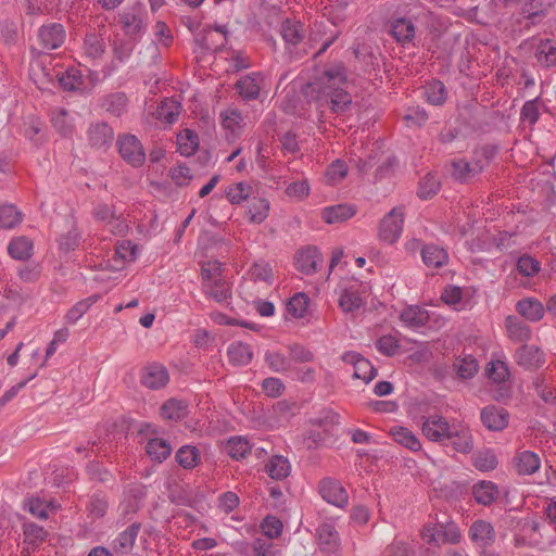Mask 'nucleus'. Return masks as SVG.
Returning <instances> with one entry per match:
<instances>
[{"mask_svg": "<svg viewBox=\"0 0 556 556\" xmlns=\"http://www.w3.org/2000/svg\"><path fill=\"white\" fill-rule=\"evenodd\" d=\"M346 84L345 67L336 64L327 68L311 87L317 93L316 101L320 106L328 104L333 113L342 114L352 105V97L345 89Z\"/></svg>", "mask_w": 556, "mask_h": 556, "instance_id": "1", "label": "nucleus"}, {"mask_svg": "<svg viewBox=\"0 0 556 556\" xmlns=\"http://www.w3.org/2000/svg\"><path fill=\"white\" fill-rule=\"evenodd\" d=\"M405 219L404 206L393 207L380 220L378 238L387 244H394L402 236Z\"/></svg>", "mask_w": 556, "mask_h": 556, "instance_id": "2", "label": "nucleus"}, {"mask_svg": "<svg viewBox=\"0 0 556 556\" xmlns=\"http://www.w3.org/2000/svg\"><path fill=\"white\" fill-rule=\"evenodd\" d=\"M422 540L428 544H457L462 534L454 522L435 523L426 526L421 532Z\"/></svg>", "mask_w": 556, "mask_h": 556, "instance_id": "3", "label": "nucleus"}, {"mask_svg": "<svg viewBox=\"0 0 556 556\" xmlns=\"http://www.w3.org/2000/svg\"><path fill=\"white\" fill-rule=\"evenodd\" d=\"M454 420L450 422L445 417L439 414L421 417V433L429 441L443 443L451 434Z\"/></svg>", "mask_w": 556, "mask_h": 556, "instance_id": "4", "label": "nucleus"}, {"mask_svg": "<svg viewBox=\"0 0 556 556\" xmlns=\"http://www.w3.org/2000/svg\"><path fill=\"white\" fill-rule=\"evenodd\" d=\"M93 217L114 236H124L128 231L127 222L121 215H116L114 208L106 203L94 206Z\"/></svg>", "mask_w": 556, "mask_h": 556, "instance_id": "5", "label": "nucleus"}, {"mask_svg": "<svg viewBox=\"0 0 556 556\" xmlns=\"http://www.w3.org/2000/svg\"><path fill=\"white\" fill-rule=\"evenodd\" d=\"M118 23L126 35L141 37L147 29V14L141 5H134L118 14Z\"/></svg>", "mask_w": 556, "mask_h": 556, "instance_id": "6", "label": "nucleus"}, {"mask_svg": "<svg viewBox=\"0 0 556 556\" xmlns=\"http://www.w3.org/2000/svg\"><path fill=\"white\" fill-rule=\"evenodd\" d=\"M121 156L130 165L141 166L146 160V153L141 142L134 135H123L117 140Z\"/></svg>", "mask_w": 556, "mask_h": 556, "instance_id": "7", "label": "nucleus"}, {"mask_svg": "<svg viewBox=\"0 0 556 556\" xmlns=\"http://www.w3.org/2000/svg\"><path fill=\"white\" fill-rule=\"evenodd\" d=\"M38 42L43 50H55L60 48L66 38V33L62 24L50 23L42 25L38 29Z\"/></svg>", "mask_w": 556, "mask_h": 556, "instance_id": "8", "label": "nucleus"}, {"mask_svg": "<svg viewBox=\"0 0 556 556\" xmlns=\"http://www.w3.org/2000/svg\"><path fill=\"white\" fill-rule=\"evenodd\" d=\"M319 494L329 504L343 508L349 503V495L342 484L333 479H323L318 486Z\"/></svg>", "mask_w": 556, "mask_h": 556, "instance_id": "9", "label": "nucleus"}, {"mask_svg": "<svg viewBox=\"0 0 556 556\" xmlns=\"http://www.w3.org/2000/svg\"><path fill=\"white\" fill-rule=\"evenodd\" d=\"M317 541L321 553L326 555H339L341 551V540L333 525H320L317 528Z\"/></svg>", "mask_w": 556, "mask_h": 556, "instance_id": "10", "label": "nucleus"}, {"mask_svg": "<svg viewBox=\"0 0 556 556\" xmlns=\"http://www.w3.org/2000/svg\"><path fill=\"white\" fill-rule=\"evenodd\" d=\"M342 361L354 367L353 377L364 382H370L377 376V369L371 363L356 352H346L342 355Z\"/></svg>", "mask_w": 556, "mask_h": 556, "instance_id": "11", "label": "nucleus"}, {"mask_svg": "<svg viewBox=\"0 0 556 556\" xmlns=\"http://www.w3.org/2000/svg\"><path fill=\"white\" fill-rule=\"evenodd\" d=\"M265 84V77L262 73H251L242 76L236 83V89L239 96L244 100H255Z\"/></svg>", "mask_w": 556, "mask_h": 556, "instance_id": "12", "label": "nucleus"}, {"mask_svg": "<svg viewBox=\"0 0 556 556\" xmlns=\"http://www.w3.org/2000/svg\"><path fill=\"white\" fill-rule=\"evenodd\" d=\"M140 380L144 387L156 390L167 384L169 375L165 366L154 363L142 369Z\"/></svg>", "mask_w": 556, "mask_h": 556, "instance_id": "13", "label": "nucleus"}, {"mask_svg": "<svg viewBox=\"0 0 556 556\" xmlns=\"http://www.w3.org/2000/svg\"><path fill=\"white\" fill-rule=\"evenodd\" d=\"M294 263L301 273L312 275L321 265L323 256L317 248L308 247L295 254Z\"/></svg>", "mask_w": 556, "mask_h": 556, "instance_id": "14", "label": "nucleus"}, {"mask_svg": "<svg viewBox=\"0 0 556 556\" xmlns=\"http://www.w3.org/2000/svg\"><path fill=\"white\" fill-rule=\"evenodd\" d=\"M446 441H450L454 450L459 453H469L473 448V440L469 428L456 420H454L451 434H448Z\"/></svg>", "mask_w": 556, "mask_h": 556, "instance_id": "15", "label": "nucleus"}, {"mask_svg": "<svg viewBox=\"0 0 556 556\" xmlns=\"http://www.w3.org/2000/svg\"><path fill=\"white\" fill-rule=\"evenodd\" d=\"M508 419L507 410L494 405L486 406L481 412L482 424L492 431H501L506 428Z\"/></svg>", "mask_w": 556, "mask_h": 556, "instance_id": "16", "label": "nucleus"}, {"mask_svg": "<svg viewBox=\"0 0 556 556\" xmlns=\"http://www.w3.org/2000/svg\"><path fill=\"white\" fill-rule=\"evenodd\" d=\"M106 50V42L102 35L89 33L85 36L83 42V58L85 60L97 62L102 59Z\"/></svg>", "mask_w": 556, "mask_h": 556, "instance_id": "17", "label": "nucleus"}, {"mask_svg": "<svg viewBox=\"0 0 556 556\" xmlns=\"http://www.w3.org/2000/svg\"><path fill=\"white\" fill-rule=\"evenodd\" d=\"M517 364L525 369H536L544 363L542 351L534 345H521L515 354Z\"/></svg>", "mask_w": 556, "mask_h": 556, "instance_id": "18", "label": "nucleus"}, {"mask_svg": "<svg viewBox=\"0 0 556 556\" xmlns=\"http://www.w3.org/2000/svg\"><path fill=\"white\" fill-rule=\"evenodd\" d=\"M469 536L477 546L485 548L494 543L495 530L490 522L477 520L469 529Z\"/></svg>", "mask_w": 556, "mask_h": 556, "instance_id": "19", "label": "nucleus"}, {"mask_svg": "<svg viewBox=\"0 0 556 556\" xmlns=\"http://www.w3.org/2000/svg\"><path fill=\"white\" fill-rule=\"evenodd\" d=\"M204 295L220 304H228L232 296L231 285L224 278L211 282H202Z\"/></svg>", "mask_w": 556, "mask_h": 556, "instance_id": "20", "label": "nucleus"}, {"mask_svg": "<svg viewBox=\"0 0 556 556\" xmlns=\"http://www.w3.org/2000/svg\"><path fill=\"white\" fill-rule=\"evenodd\" d=\"M87 136L91 147L102 149L112 144L114 131L106 123H96L89 127Z\"/></svg>", "mask_w": 556, "mask_h": 556, "instance_id": "21", "label": "nucleus"}, {"mask_svg": "<svg viewBox=\"0 0 556 556\" xmlns=\"http://www.w3.org/2000/svg\"><path fill=\"white\" fill-rule=\"evenodd\" d=\"M244 277L253 281V285H262L265 289L274 282L273 268L265 261L255 262Z\"/></svg>", "mask_w": 556, "mask_h": 556, "instance_id": "22", "label": "nucleus"}, {"mask_svg": "<svg viewBox=\"0 0 556 556\" xmlns=\"http://www.w3.org/2000/svg\"><path fill=\"white\" fill-rule=\"evenodd\" d=\"M195 41L205 50L216 51L227 42V35L222 27H210L198 35Z\"/></svg>", "mask_w": 556, "mask_h": 556, "instance_id": "23", "label": "nucleus"}, {"mask_svg": "<svg viewBox=\"0 0 556 556\" xmlns=\"http://www.w3.org/2000/svg\"><path fill=\"white\" fill-rule=\"evenodd\" d=\"M516 311L527 320L536 323L543 318L545 307L535 298H525L517 302Z\"/></svg>", "mask_w": 556, "mask_h": 556, "instance_id": "24", "label": "nucleus"}, {"mask_svg": "<svg viewBox=\"0 0 556 556\" xmlns=\"http://www.w3.org/2000/svg\"><path fill=\"white\" fill-rule=\"evenodd\" d=\"M356 214V207L351 204L327 206L321 211V218L327 224L343 223Z\"/></svg>", "mask_w": 556, "mask_h": 556, "instance_id": "25", "label": "nucleus"}, {"mask_svg": "<svg viewBox=\"0 0 556 556\" xmlns=\"http://www.w3.org/2000/svg\"><path fill=\"white\" fill-rule=\"evenodd\" d=\"M365 304L361 291L356 287L345 288L341 291L338 305L343 313H353Z\"/></svg>", "mask_w": 556, "mask_h": 556, "instance_id": "26", "label": "nucleus"}, {"mask_svg": "<svg viewBox=\"0 0 556 556\" xmlns=\"http://www.w3.org/2000/svg\"><path fill=\"white\" fill-rule=\"evenodd\" d=\"M421 257L424 264L430 268H440L448 263L445 249L432 243L421 248Z\"/></svg>", "mask_w": 556, "mask_h": 556, "instance_id": "27", "label": "nucleus"}, {"mask_svg": "<svg viewBox=\"0 0 556 556\" xmlns=\"http://www.w3.org/2000/svg\"><path fill=\"white\" fill-rule=\"evenodd\" d=\"M515 467L519 475H533L541 467V458L532 451H521L515 456Z\"/></svg>", "mask_w": 556, "mask_h": 556, "instance_id": "28", "label": "nucleus"}, {"mask_svg": "<svg viewBox=\"0 0 556 556\" xmlns=\"http://www.w3.org/2000/svg\"><path fill=\"white\" fill-rule=\"evenodd\" d=\"M484 164L480 161L467 162L457 160L452 163V175L460 181H466L483 170Z\"/></svg>", "mask_w": 556, "mask_h": 556, "instance_id": "29", "label": "nucleus"}, {"mask_svg": "<svg viewBox=\"0 0 556 556\" xmlns=\"http://www.w3.org/2000/svg\"><path fill=\"white\" fill-rule=\"evenodd\" d=\"M389 433L395 442L413 452H418L422 447L420 440L406 427L394 426L390 428Z\"/></svg>", "mask_w": 556, "mask_h": 556, "instance_id": "30", "label": "nucleus"}, {"mask_svg": "<svg viewBox=\"0 0 556 556\" xmlns=\"http://www.w3.org/2000/svg\"><path fill=\"white\" fill-rule=\"evenodd\" d=\"M33 240L26 236H18L11 239L8 252L14 260L26 261L33 255Z\"/></svg>", "mask_w": 556, "mask_h": 556, "instance_id": "31", "label": "nucleus"}, {"mask_svg": "<svg viewBox=\"0 0 556 556\" xmlns=\"http://www.w3.org/2000/svg\"><path fill=\"white\" fill-rule=\"evenodd\" d=\"M229 362L235 366H247L253 358L252 348L243 342L236 341L227 349Z\"/></svg>", "mask_w": 556, "mask_h": 556, "instance_id": "32", "label": "nucleus"}, {"mask_svg": "<svg viewBox=\"0 0 556 556\" xmlns=\"http://www.w3.org/2000/svg\"><path fill=\"white\" fill-rule=\"evenodd\" d=\"M189 413L188 404L178 399H169L161 406L160 414L165 420L178 421Z\"/></svg>", "mask_w": 556, "mask_h": 556, "instance_id": "33", "label": "nucleus"}, {"mask_svg": "<svg viewBox=\"0 0 556 556\" xmlns=\"http://www.w3.org/2000/svg\"><path fill=\"white\" fill-rule=\"evenodd\" d=\"M497 485L492 481H480L472 486V495L477 503L488 506L498 496Z\"/></svg>", "mask_w": 556, "mask_h": 556, "instance_id": "34", "label": "nucleus"}, {"mask_svg": "<svg viewBox=\"0 0 556 556\" xmlns=\"http://www.w3.org/2000/svg\"><path fill=\"white\" fill-rule=\"evenodd\" d=\"M140 531V523L134 522L126 530L121 532L113 542V548L117 553H128L132 549L135 541Z\"/></svg>", "mask_w": 556, "mask_h": 556, "instance_id": "35", "label": "nucleus"}, {"mask_svg": "<svg viewBox=\"0 0 556 556\" xmlns=\"http://www.w3.org/2000/svg\"><path fill=\"white\" fill-rule=\"evenodd\" d=\"M181 112V104L173 98H166L156 108V118L166 124H173L177 121Z\"/></svg>", "mask_w": 556, "mask_h": 556, "instance_id": "36", "label": "nucleus"}, {"mask_svg": "<svg viewBox=\"0 0 556 556\" xmlns=\"http://www.w3.org/2000/svg\"><path fill=\"white\" fill-rule=\"evenodd\" d=\"M400 318L406 327L417 329L428 323L429 315L419 306H408L402 311Z\"/></svg>", "mask_w": 556, "mask_h": 556, "instance_id": "37", "label": "nucleus"}, {"mask_svg": "<svg viewBox=\"0 0 556 556\" xmlns=\"http://www.w3.org/2000/svg\"><path fill=\"white\" fill-rule=\"evenodd\" d=\"M222 126L232 135L239 134L243 126L244 119L241 112L233 106H229L219 114Z\"/></svg>", "mask_w": 556, "mask_h": 556, "instance_id": "38", "label": "nucleus"}, {"mask_svg": "<svg viewBox=\"0 0 556 556\" xmlns=\"http://www.w3.org/2000/svg\"><path fill=\"white\" fill-rule=\"evenodd\" d=\"M265 470L271 479L282 480L290 475L291 465L287 457L275 455L266 464Z\"/></svg>", "mask_w": 556, "mask_h": 556, "instance_id": "39", "label": "nucleus"}, {"mask_svg": "<svg viewBox=\"0 0 556 556\" xmlns=\"http://www.w3.org/2000/svg\"><path fill=\"white\" fill-rule=\"evenodd\" d=\"M175 458L184 469H193L201 462V453L193 445H182L176 452Z\"/></svg>", "mask_w": 556, "mask_h": 556, "instance_id": "40", "label": "nucleus"}, {"mask_svg": "<svg viewBox=\"0 0 556 556\" xmlns=\"http://www.w3.org/2000/svg\"><path fill=\"white\" fill-rule=\"evenodd\" d=\"M506 330L511 340L516 342H525L531 338V329L517 317L508 316L505 320Z\"/></svg>", "mask_w": 556, "mask_h": 556, "instance_id": "41", "label": "nucleus"}, {"mask_svg": "<svg viewBox=\"0 0 556 556\" xmlns=\"http://www.w3.org/2000/svg\"><path fill=\"white\" fill-rule=\"evenodd\" d=\"M304 26L298 21L286 20L280 34L287 45L296 46L304 38Z\"/></svg>", "mask_w": 556, "mask_h": 556, "instance_id": "42", "label": "nucleus"}, {"mask_svg": "<svg viewBox=\"0 0 556 556\" xmlns=\"http://www.w3.org/2000/svg\"><path fill=\"white\" fill-rule=\"evenodd\" d=\"M173 448L168 441L160 438H154L148 441L146 452L151 459L162 463L172 453Z\"/></svg>", "mask_w": 556, "mask_h": 556, "instance_id": "43", "label": "nucleus"}, {"mask_svg": "<svg viewBox=\"0 0 556 556\" xmlns=\"http://www.w3.org/2000/svg\"><path fill=\"white\" fill-rule=\"evenodd\" d=\"M24 509L36 518L47 519L49 517L48 510L58 509V505L54 502H46L37 496H31L24 502Z\"/></svg>", "mask_w": 556, "mask_h": 556, "instance_id": "44", "label": "nucleus"}, {"mask_svg": "<svg viewBox=\"0 0 556 556\" xmlns=\"http://www.w3.org/2000/svg\"><path fill=\"white\" fill-rule=\"evenodd\" d=\"M535 59L544 66H555L556 42L551 39L541 40L535 50Z\"/></svg>", "mask_w": 556, "mask_h": 556, "instance_id": "45", "label": "nucleus"}, {"mask_svg": "<svg viewBox=\"0 0 556 556\" xmlns=\"http://www.w3.org/2000/svg\"><path fill=\"white\" fill-rule=\"evenodd\" d=\"M98 300V295H91L75 303L64 317L66 324L75 325Z\"/></svg>", "mask_w": 556, "mask_h": 556, "instance_id": "46", "label": "nucleus"}, {"mask_svg": "<svg viewBox=\"0 0 556 556\" xmlns=\"http://www.w3.org/2000/svg\"><path fill=\"white\" fill-rule=\"evenodd\" d=\"M199 147L198 135L190 130L185 129L177 136V150L184 156L192 155Z\"/></svg>", "mask_w": 556, "mask_h": 556, "instance_id": "47", "label": "nucleus"}, {"mask_svg": "<svg viewBox=\"0 0 556 556\" xmlns=\"http://www.w3.org/2000/svg\"><path fill=\"white\" fill-rule=\"evenodd\" d=\"M308 304L309 298L305 293H296L287 303L288 316L294 319L303 318L307 313Z\"/></svg>", "mask_w": 556, "mask_h": 556, "instance_id": "48", "label": "nucleus"}, {"mask_svg": "<svg viewBox=\"0 0 556 556\" xmlns=\"http://www.w3.org/2000/svg\"><path fill=\"white\" fill-rule=\"evenodd\" d=\"M391 34L397 42H408L415 36V27L409 20L397 18L392 23Z\"/></svg>", "mask_w": 556, "mask_h": 556, "instance_id": "49", "label": "nucleus"}, {"mask_svg": "<svg viewBox=\"0 0 556 556\" xmlns=\"http://www.w3.org/2000/svg\"><path fill=\"white\" fill-rule=\"evenodd\" d=\"M253 194V187L250 184L240 181L230 185L226 189V197L232 204H241Z\"/></svg>", "mask_w": 556, "mask_h": 556, "instance_id": "50", "label": "nucleus"}, {"mask_svg": "<svg viewBox=\"0 0 556 556\" xmlns=\"http://www.w3.org/2000/svg\"><path fill=\"white\" fill-rule=\"evenodd\" d=\"M22 222V213L13 204L0 205V228L13 229Z\"/></svg>", "mask_w": 556, "mask_h": 556, "instance_id": "51", "label": "nucleus"}, {"mask_svg": "<svg viewBox=\"0 0 556 556\" xmlns=\"http://www.w3.org/2000/svg\"><path fill=\"white\" fill-rule=\"evenodd\" d=\"M264 362L274 372H286L291 368V361L278 351H267L264 355Z\"/></svg>", "mask_w": 556, "mask_h": 556, "instance_id": "52", "label": "nucleus"}, {"mask_svg": "<svg viewBox=\"0 0 556 556\" xmlns=\"http://www.w3.org/2000/svg\"><path fill=\"white\" fill-rule=\"evenodd\" d=\"M479 365L477 359L471 355L458 357L454 363V369L459 378L470 379L478 371Z\"/></svg>", "mask_w": 556, "mask_h": 556, "instance_id": "53", "label": "nucleus"}, {"mask_svg": "<svg viewBox=\"0 0 556 556\" xmlns=\"http://www.w3.org/2000/svg\"><path fill=\"white\" fill-rule=\"evenodd\" d=\"M226 448L231 458L240 459L251 453L253 446L245 438L233 437L228 440Z\"/></svg>", "mask_w": 556, "mask_h": 556, "instance_id": "54", "label": "nucleus"}, {"mask_svg": "<svg viewBox=\"0 0 556 556\" xmlns=\"http://www.w3.org/2000/svg\"><path fill=\"white\" fill-rule=\"evenodd\" d=\"M424 94L429 103L441 105L445 102L447 92L443 83L432 80L426 85Z\"/></svg>", "mask_w": 556, "mask_h": 556, "instance_id": "55", "label": "nucleus"}, {"mask_svg": "<svg viewBox=\"0 0 556 556\" xmlns=\"http://www.w3.org/2000/svg\"><path fill=\"white\" fill-rule=\"evenodd\" d=\"M269 213V202L264 198H253L249 205L250 220L254 224L263 223Z\"/></svg>", "mask_w": 556, "mask_h": 556, "instance_id": "56", "label": "nucleus"}, {"mask_svg": "<svg viewBox=\"0 0 556 556\" xmlns=\"http://www.w3.org/2000/svg\"><path fill=\"white\" fill-rule=\"evenodd\" d=\"M348 175V165L342 160H336L333 161L328 167L325 173V178L327 184L329 185H337L341 182Z\"/></svg>", "mask_w": 556, "mask_h": 556, "instance_id": "57", "label": "nucleus"}, {"mask_svg": "<svg viewBox=\"0 0 556 556\" xmlns=\"http://www.w3.org/2000/svg\"><path fill=\"white\" fill-rule=\"evenodd\" d=\"M485 374L495 383L504 382L509 377L508 367L503 361H491L486 365Z\"/></svg>", "mask_w": 556, "mask_h": 556, "instance_id": "58", "label": "nucleus"}, {"mask_svg": "<svg viewBox=\"0 0 556 556\" xmlns=\"http://www.w3.org/2000/svg\"><path fill=\"white\" fill-rule=\"evenodd\" d=\"M52 124L58 132L64 137L71 136L73 132V121L70 118L67 112L63 109H60L53 113Z\"/></svg>", "mask_w": 556, "mask_h": 556, "instance_id": "59", "label": "nucleus"}, {"mask_svg": "<svg viewBox=\"0 0 556 556\" xmlns=\"http://www.w3.org/2000/svg\"><path fill=\"white\" fill-rule=\"evenodd\" d=\"M59 81L64 90L73 91L83 85L84 79L78 70L70 68L59 76Z\"/></svg>", "mask_w": 556, "mask_h": 556, "instance_id": "60", "label": "nucleus"}, {"mask_svg": "<svg viewBox=\"0 0 556 556\" xmlns=\"http://www.w3.org/2000/svg\"><path fill=\"white\" fill-rule=\"evenodd\" d=\"M384 554L387 556H413L414 546L412 542L396 538L386 547Z\"/></svg>", "mask_w": 556, "mask_h": 556, "instance_id": "61", "label": "nucleus"}, {"mask_svg": "<svg viewBox=\"0 0 556 556\" xmlns=\"http://www.w3.org/2000/svg\"><path fill=\"white\" fill-rule=\"evenodd\" d=\"M516 267L518 273L525 277H533L541 269L540 262L527 254L518 258Z\"/></svg>", "mask_w": 556, "mask_h": 556, "instance_id": "62", "label": "nucleus"}, {"mask_svg": "<svg viewBox=\"0 0 556 556\" xmlns=\"http://www.w3.org/2000/svg\"><path fill=\"white\" fill-rule=\"evenodd\" d=\"M498 462L494 452L486 450L476 455L473 465L481 471H490L496 468Z\"/></svg>", "mask_w": 556, "mask_h": 556, "instance_id": "63", "label": "nucleus"}, {"mask_svg": "<svg viewBox=\"0 0 556 556\" xmlns=\"http://www.w3.org/2000/svg\"><path fill=\"white\" fill-rule=\"evenodd\" d=\"M138 248L129 240L118 242L115 249V257L123 262H131L137 257Z\"/></svg>", "mask_w": 556, "mask_h": 556, "instance_id": "64", "label": "nucleus"}]
</instances>
